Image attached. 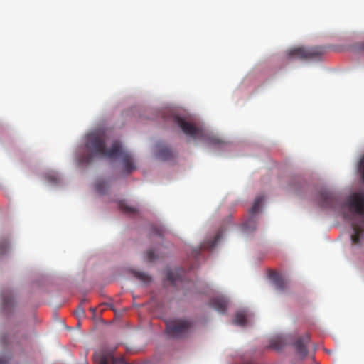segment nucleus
<instances>
[{
    "label": "nucleus",
    "mask_w": 364,
    "mask_h": 364,
    "mask_svg": "<svg viewBox=\"0 0 364 364\" xmlns=\"http://www.w3.org/2000/svg\"><path fill=\"white\" fill-rule=\"evenodd\" d=\"M183 276L184 271L181 269H168L166 271V279L173 286H178V283L182 284L184 281Z\"/></svg>",
    "instance_id": "6e6552de"
},
{
    "label": "nucleus",
    "mask_w": 364,
    "mask_h": 364,
    "mask_svg": "<svg viewBox=\"0 0 364 364\" xmlns=\"http://www.w3.org/2000/svg\"><path fill=\"white\" fill-rule=\"evenodd\" d=\"M358 171L360 173L361 179L364 182V156L360 159L359 161Z\"/></svg>",
    "instance_id": "aec40b11"
},
{
    "label": "nucleus",
    "mask_w": 364,
    "mask_h": 364,
    "mask_svg": "<svg viewBox=\"0 0 364 364\" xmlns=\"http://www.w3.org/2000/svg\"><path fill=\"white\" fill-rule=\"evenodd\" d=\"M8 363V360L4 358H0V364H6Z\"/></svg>",
    "instance_id": "a878e982"
},
{
    "label": "nucleus",
    "mask_w": 364,
    "mask_h": 364,
    "mask_svg": "<svg viewBox=\"0 0 364 364\" xmlns=\"http://www.w3.org/2000/svg\"><path fill=\"white\" fill-rule=\"evenodd\" d=\"M93 360L98 364H125L122 358L114 356V350L102 348L93 354Z\"/></svg>",
    "instance_id": "0eeeda50"
},
{
    "label": "nucleus",
    "mask_w": 364,
    "mask_h": 364,
    "mask_svg": "<svg viewBox=\"0 0 364 364\" xmlns=\"http://www.w3.org/2000/svg\"><path fill=\"white\" fill-rule=\"evenodd\" d=\"M193 328V323L189 319H173L166 321V331L171 337L181 338L187 336Z\"/></svg>",
    "instance_id": "7ed1b4c3"
},
{
    "label": "nucleus",
    "mask_w": 364,
    "mask_h": 364,
    "mask_svg": "<svg viewBox=\"0 0 364 364\" xmlns=\"http://www.w3.org/2000/svg\"><path fill=\"white\" fill-rule=\"evenodd\" d=\"M10 248V244L8 238L0 237V255H4L8 252Z\"/></svg>",
    "instance_id": "dca6fc26"
},
{
    "label": "nucleus",
    "mask_w": 364,
    "mask_h": 364,
    "mask_svg": "<svg viewBox=\"0 0 364 364\" xmlns=\"http://www.w3.org/2000/svg\"><path fill=\"white\" fill-rule=\"evenodd\" d=\"M158 156L163 160H168L173 158V154L169 148L163 147L159 151Z\"/></svg>",
    "instance_id": "4468645a"
},
{
    "label": "nucleus",
    "mask_w": 364,
    "mask_h": 364,
    "mask_svg": "<svg viewBox=\"0 0 364 364\" xmlns=\"http://www.w3.org/2000/svg\"><path fill=\"white\" fill-rule=\"evenodd\" d=\"M264 198L262 196H257L250 210L249 218L242 225V230L245 233L252 232L256 230L257 221L255 215L259 211Z\"/></svg>",
    "instance_id": "39448f33"
},
{
    "label": "nucleus",
    "mask_w": 364,
    "mask_h": 364,
    "mask_svg": "<svg viewBox=\"0 0 364 364\" xmlns=\"http://www.w3.org/2000/svg\"><path fill=\"white\" fill-rule=\"evenodd\" d=\"M107 136L104 129H95L85 136V147L88 152L80 158L85 164L92 162L95 157H106L110 159H119L124 171L129 173L136 169L132 156L125 150L119 141L113 142L110 149L106 148Z\"/></svg>",
    "instance_id": "f257e3e1"
},
{
    "label": "nucleus",
    "mask_w": 364,
    "mask_h": 364,
    "mask_svg": "<svg viewBox=\"0 0 364 364\" xmlns=\"http://www.w3.org/2000/svg\"><path fill=\"white\" fill-rule=\"evenodd\" d=\"M76 314L79 317H84L85 312L82 307H78V309L76 311Z\"/></svg>",
    "instance_id": "b1692460"
},
{
    "label": "nucleus",
    "mask_w": 364,
    "mask_h": 364,
    "mask_svg": "<svg viewBox=\"0 0 364 364\" xmlns=\"http://www.w3.org/2000/svg\"><path fill=\"white\" fill-rule=\"evenodd\" d=\"M277 343L278 341L277 340H273L271 343V347L277 350H279L282 348V346H279Z\"/></svg>",
    "instance_id": "5701e85b"
},
{
    "label": "nucleus",
    "mask_w": 364,
    "mask_h": 364,
    "mask_svg": "<svg viewBox=\"0 0 364 364\" xmlns=\"http://www.w3.org/2000/svg\"><path fill=\"white\" fill-rule=\"evenodd\" d=\"M173 122L177 124L183 132V133L194 139H208L210 144H217L220 143V140L213 137H207L205 132L192 123L188 122L183 118L178 116L173 117Z\"/></svg>",
    "instance_id": "20e7f679"
},
{
    "label": "nucleus",
    "mask_w": 364,
    "mask_h": 364,
    "mask_svg": "<svg viewBox=\"0 0 364 364\" xmlns=\"http://www.w3.org/2000/svg\"><path fill=\"white\" fill-rule=\"evenodd\" d=\"M146 257L148 262H151L157 258V256L155 255L154 250H149L146 254Z\"/></svg>",
    "instance_id": "412c9836"
},
{
    "label": "nucleus",
    "mask_w": 364,
    "mask_h": 364,
    "mask_svg": "<svg viewBox=\"0 0 364 364\" xmlns=\"http://www.w3.org/2000/svg\"><path fill=\"white\" fill-rule=\"evenodd\" d=\"M320 200L322 206L334 208L337 198L332 193L325 191L320 193Z\"/></svg>",
    "instance_id": "9d476101"
},
{
    "label": "nucleus",
    "mask_w": 364,
    "mask_h": 364,
    "mask_svg": "<svg viewBox=\"0 0 364 364\" xmlns=\"http://www.w3.org/2000/svg\"><path fill=\"white\" fill-rule=\"evenodd\" d=\"M309 335L305 334L299 337L294 344L297 353L302 358H304L307 355L308 350L306 348V346L309 343Z\"/></svg>",
    "instance_id": "1a4fd4ad"
},
{
    "label": "nucleus",
    "mask_w": 364,
    "mask_h": 364,
    "mask_svg": "<svg viewBox=\"0 0 364 364\" xmlns=\"http://www.w3.org/2000/svg\"><path fill=\"white\" fill-rule=\"evenodd\" d=\"M228 301L223 297H215L211 300L212 306L220 313H225Z\"/></svg>",
    "instance_id": "f8f14e48"
},
{
    "label": "nucleus",
    "mask_w": 364,
    "mask_h": 364,
    "mask_svg": "<svg viewBox=\"0 0 364 364\" xmlns=\"http://www.w3.org/2000/svg\"><path fill=\"white\" fill-rule=\"evenodd\" d=\"M134 275L135 277H136L137 279H139V280L144 283H148L151 281V277L145 272H134Z\"/></svg>",
    "instance_id": "a211bd4d"
},
{
    "label": "nucleus",
    "mask_w": 364,
    "mask_h": 364,
    "mask_svg": "<svg viewBox=\"0 0 364 364\" xmlns=\"http://www.w3.org/2000/svg\"><path fill=\"white\" fill-rule=\"evenodd\" d=\"M234 323L237 325L245 326L247 323L246 315L242 311H239L235 314Z\"/></svg>",
    "instance_id": "f3484780"
},
{
    "label": "nucleus",
    "mask_w": 364,
    "mask_h": 364,
    "mask_svg": "<svg viewBox=\"0 0 364 364\" xmlns=\"http://www.w3.org/2000/svg\"><path fill=\"white\" fill-rule=\"evenodd\" d=\"M108 188L109 183L105 180H98L95 183V189L100 194L105 193Z\"/></svg>",
    "instance_id": "2eb2a0df"
},
{
    "label": "nucleus",
    "mask_w": 364,
    "mask_h": 364,
    "mask_svg": "<svg viewBox=\"0 0 364 364\" xmlns=\"http://www.w3.org/2000/svg\"><path fill=\"white\" fill-rule=\"evenodd\" d=\"M269 278L273 282L278 290L284 291L287 288L288 282L279 273L272 271L269 273Z\"/></svg>",
    "instance_id": "9b49d317"
},
{
    "label": "nucleus",
    "mask_w": 364,
    "mask_h": 364,
    "mask_svg": "<svg viewBox=\"0 0 364 364\" xmlns=\"http://www.w3.org/2000/svg\"><path fill=\"white\" fill-rule=\"evenodd\" d=\"M119 208L125 214L135 215L138 213L137 208L128 205L124 201L119 202Z\"/></svg>",
    "instance_id": "ddd939ff"
},
{
    "label": "nucleus",
    "mask_w": 364,
    "mask_h": 364,
    "mask_svg": "<svg viewBox=\"0 0 364 364\" xmlns=\"http://www.w3.org/2000/svg\"><path fill=\"white\" fill-rule=\"evenodd\" d=\"M362 49L364 50V43H363V46H362Z\"/></svg>",
    "instance_id": "cd10ccee"
},
{
    "label": "nucleus",
    "mask_w": 364,
    "mask_h": 364,
    "mask_svg": "<svg viewBox=\"0 0 364 364\" xmlns=\"http://www.w3.org/2000/svg\"><path fill=\"white\" fill-rule=\"evenodd\" d=\"M324 53L321 47L294 48L289 51L291 57L301 59H316L320 58Z\"/></svg>",
    "instance_id": "423d86ee"
},
{
    "label": "nucleus",
    "mask_w": 364,
    "mask_h": 364,
    "mask_svg": "<svg viewBox=\"0 0 364 364\" xmlns=\"http://www.w3.org/2000/svg\"><path fill=\"white\" fill-rule=\"evenodd\" d=\"M3 302L4 306H8L10 303H12V299L10 297L7 298L6 296H4Z\"/></svg>",
    "instance_id": "393cba45"
},
{
    "label": "nucleus",
    "mask_w": 364,
    "mask_h": 364,
    "mask_svg": "<svg viewBox=\"0 0 364 364\" xmlns=\"http://www.w3.org/2000/svg\"><path fill=\"white\" fill-rule=\"evenodd\" d=\"M220 237H221L220 235L218 234L215 237L213 240L210 241L208 244H204L203 247L204 248H213L216 245L218 242L220 240Z\"/></svg>",
    "instance_id": "6ab92c4d"
},
{
    "label": "nucleus",
    "mask_w": 364,
    "mask_h": 364,
    "mask_svg": "<svg viewBox=\"0 0 364 364\" xmlns=\"http://www.w3.org/2000/svg\"><path fill=\"white\" fill-rule=\"evenodd\" d=\"M153 234H155L159 237H161L163 235V230L161 228H156L153 229Z\"/></svg>",
    "instance_id": "4be33fe9"
},
{
    "label": "nucleus",
    "mask_w": 364,
    "mask_h": 364,
    "mask_svg": "<svg viewBox=\"0 0 364 364\" xmlns=\"http://www.w3.org/2000/svg\"><path fill=\"white\" fill-rule=\"evenodd\" d=\"M90 310H91L92 311H95V309H92V308H91V309H90Z\"/></svg>",
    "instance_id": "bb28decb"
},
{
    "label": "nucleus",
    "mask_w": 364,
    "mask_h": 364,
    "mask_svg": "<svg viewBox=\"0 0 364 364\" xmlns=\"http://www.w3.org/2000/svg\"><path fill=\"white\" fill-rule=\"evenodd\" d=\"M344 207L348 212H343V217L351 221L353 230L352 243L360 245L364 240V193L357 192L350 195L345 202Z\"/></svg>",
    "instance_id": "f03ea898"
}]
</instances>
